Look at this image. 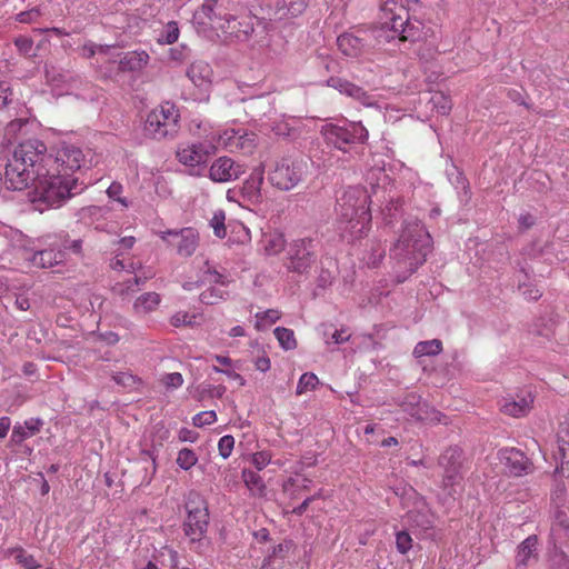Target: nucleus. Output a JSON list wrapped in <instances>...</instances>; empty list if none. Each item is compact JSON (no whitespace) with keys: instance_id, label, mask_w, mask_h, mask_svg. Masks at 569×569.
<instances>
[{"instance_id":"nucleus-62","label":"nucleus","mask_w":569,"mask_h":569,"mask_svg":"<svg viewBox=\"0 0 569 569\" xmlns=\"http://www.w3.org/2000/svg\"><path fill=\"white\" fill-rule=\"evenodd\" d=\"M349 83H350V81L338 78V77H331L328 80V86L339 90L341 93H346V91H347L346 84H349Z\"/></svg>"},{"instance_id":"nucleus-30","label":"nucleus","mask_w":569,"mask_h":569,"mask_svg":"<svg viewBox=\"0 0 569 569\" xmlns=\"http://www.w3.org/2000/svg\"><path fill=\"white\" fill-rule=\"evenodd\" d=\"M307 8L306 0H280L277 3V12L280 18L283 17H298L303 13Z\"/></svg>"},{"instance_id":"nucleus-21","label":"nucleus","mask_w":569,"mask_h":569,"mask_svg":"<svg viewBox=\"0 0 569 569\" xmlns=\"http://www.w3.org/2000/svg\"><path fill=\"white\" fill-rule=\"evenodd\" d=\"M209 153L208 148L202 143H193L177 151V157L181 163L189 167H196L206 161Z\"/></svg>"},{"instance_id":"nucleus-54","label":"nucleus","mask_w":569,"mask_h":569,"mask_svg":"<svg viewBox=\"0 0 569 569\" xmlns=\"http://www.w3.org/2000/svg\"><path fill=\"white\" fill-rule=\"evenodd\" d=\"M262 183V180H244L243 182V190L247 192L249 199H256L259 198V186Z\"/></svg>"},{"instance_id":"nucleus-14","label":"nucleus","mask_w":569,"mask_h":569,"mask_svg":"<svg viewBox=\"0 0 569 569\" xmlns=\"http://www.w3.org/2000/svg\"><path fill=\"white\" fill-rule=\"evenodd\" d=\"M254 17L243 16L240 19L229 14L226 23H219V29L240 41H247L254 31Z\"/></svg>"},{"instance_id":"nucleus-56","label":"nucleus","mask_w":569,"mask_h":569,"mask_svg":"<svg viewBox=\"0 0 569 569\" xmlns=\"http://www.w3.org/2000/svg\"><path fill=\"white\" fill-rule=\"evenodd\" d=\"M400 206H401L400 200H397V201H393V199L390 200V202L382 210V214H383V219H385L386 223H392V220L396 216L395 212L398 211Z\"/></svg>"},{"instance_id":"nucleus-20","label":"nucleus","mask_w":569,"mask_h":569,"mask_svg":"<svg viewBox=\"0 0 569 569\" xmlns=\"http://www.w3.org/2000/svg\"><path fill=\"white\" fill-rule=\"evenodd\" d=\"M244 173L242 166L231 158L220 157L210 167L209 178H239Z\"/></svg>"},{"instance_id":"nucleus-50","label":"nucleus","mask_w":569,"mask_h":569,"mask_svg":"<svg viewBox=\"0 0 569 569\" xmlns=\"http://www.w3.org/2000/svg\"><path fill=\"white\" fill-rule=\"evenodd\" d=\"M216 420H217L216 412L213 410H209V411H202V412L197 413L192 418V423L196 427H204V426L212 425L213 422H216Z\"/></svg>"},{"instance_id":"nucleus-32","label":"nucleus","mask_w":569,"mask_h":569,"mask_svg":"<svg viewBox=\"0 0 569 569\" xmlns=\"http://www.w3.org/2000/svg\"><path fill=\"white\" fill-rule=\"evenodd\" d=\"M241 477L251 495L262 496L264 493L266 485L262 478L257 472L249 469H244L242 471Z\"/></svg>"},{"instance_id":"nucleus-12","label":"nucleus","mask_w":569,"mask_h":569,"mask_svg":"<svg viewBox=\"0 0 569 569\" xmlns=\"http://www.w3.org/2000/svg\"><path fill=\"white\" fill-rule=\"evenodd\" d=\"M56 160L61 163L62 173L49 176V178H64L84 166V156L80 148L73 144H63L57 152Z\"/></svg>"},{"instance_id":"nucleus-10","label":"nucleus","mask_w":569,"mask_h":569,"mask_svg":"<svg viewBox=\"0 0 569 569\" xmlns=\"http://www.w3.org/2000/svg\"><path fill=\"white\" fill-rule=\"evenodd\" d=\"M403 410L408 412L412 418L430 423V425H448L449 419L446 415L439 410L430 407L426 402H421L420 398L411 395L407 398L403 403Z\"/></svg>"},{"instance_id":"nucleus-8","label":"nucleus","mask_w":569,"mask_h":569,"mask_svg":"<svg viewBox=\"0 0 569 569\" xmlns=\"http://www.w3.org/2000/svg\"><path fill=\"white\" fill-rule=\"evenodd\" d=\"M315 261L311 239H298L290 243L284 266L289 271L307 272Z\"/></svg>"},{"instance_id":"nucleus-40","label":"nucleus","mask_w":569,"mask_h":569,"mask_svg":"<svg viewBox=\"0 0 569 569\" xmlns=\"http://www.w3.org/2000/svg\"><path fill=\"white\" fill-rule=\"evenodd\" d=\"M318 383L319 379L315 373L306 372L300 377L296 392L298 396H300L307 391H312L317 388Z\"/></svg>"},{"instance_id":"nucleus-43","label":"nucleus","mask_w":569,"mask_h":569,"mask_svg":"<svg viewBox=\"0 0 569 569\" xmlns=\"http://www.w3.org/2000/svg\"><path fill=\"white\" fill-rule=\"evenodd\" d=\"M112 380L120 386L133 388L141 385V379L131 372H116L112 375Z\"/></svg>"},{"instance_id":"nucleus-24","label":"nucleus","mask_w":569,"mask_h":569,"mask_svg":"<svg viewBox=\"0 0 569 569\" xmlns=\"http://www.w3.org/2000/svg\"><path fill=\"white\" fill-rule=\"evenodd\" d=\"M42 426L43 421L39 418H30L23 425L17 423L11 433V442L22 443L26 439L39 433Z\"/></svg>"},{"instance_id":"nucleus-44","label":"nucleus","mask_w":569,"mask_h":569,"mask_svg":"<svg viewBox=\"0 0 569 569\" xmlns=\"http://www.w3.org/2000/svg\"><path fill=\"white\" fill-rule=\"evenodd\" d=\"M559 449L563 453L565 445H569V411L565 415L557 432Z\"/></svg>"},{"instance_id":"nucleus-3","label":"nucleus","mask_w":569,"mask_h":569,"mask_svg":"<svg viewBox=\"0 0 569 569\" xmlns=\"http://www.w3.org/2000/svg\"><path fill=\"white\" fill-rule=\"evenodd\" d=\"M430 249V236L419 222L407 223L391 250L398 264L409 273L415 272L425 261Z\"/></svg>"},{"instance_id":"nucleus-41","label":"nucleus","mask_w":569,"mask_h":569,"mask_svg":"<svg viewBox=\"0 0 569 569\" xmlns=\"http://www.w3.org/2000/svg\"><path fill=\"white\" fill-rule=\"evenodd\" d=\"M14 559L26 569H37L40 567L36 558L28 553L23 548H16L12 550Z\"/></svg>"},{"instance_id":"nucleus-15","label":"nucleus","mask_w":569,"mask_h":569,"mask_svg":"<svg viewBox=\"0 0 569 569\" xmlns=\"http://www.w3.org/2000/svg\"><path fill=\"white\" fill-rule=\"evenodd\" d=\"M500 458L510 475L519 477L531 471V462L518 449L510 448L500 451Z\"/></svg>"},{"instance_id":"nucleus-64","label":"nucleus","mask_w":569,"mask_h":569,"mask_svg":"<svg viewBox=\"0 0 569 569\" xmlns=\"http://www.w3.org/2000/svg\"><path fill=\"white\" fill-rule=\"evenodd\" d=\"M349 338H350V333L348 332L347 329L336 330L331 335L332 342L337 343V345H340V343H343V342L348 341Z\"/></svg>"},{"instance_id":"nucleus-63","label":"nucleus","mask_w":569,"mask_h":569,"mask_svg":"<svg viewBox=\"0 0 569 569\" xmlns=\"http://www.w3.org/2000/svg\"><path fill=\"white\" fill-rule=\"evenodd\" d=\"M188 48L186 46H181L179 48L170 49V59L173 61H183L187 58Z\"/></svg>"},{"instance_id":"nucleus-49","label":"nucleus","mask_w":569,"mask_h":569,"mask_svg":"<svg viewBox=\"0 0 569 569\" xmlns=\"http://www.w3.org/2000/svg\"><path fill=\"white\" fill-rule=\"evenodd\" d=\"M271 459H272L271 452L268 450H262V451L252 453L251 463L258 470H262L271 462Z\"/></svg>"},{"instance_id":"nucleus-37","label":"nucleus","mask_w":569,"mask_h":569,"mask_svg":"<svg viewBox=\"0 0 569 569\" xmlns=\"http://www.w3.org/2000/svg\"><path fill=\"white\" fill-rule=\"evenodd\" d=\"M228 292L224 289L210 287L200 293V301L206 305H216L227 299Z\"/></svg>"},{"instance_id":"nucleus-29","label":"nucleus","mask_w":569,"mask_h":569,"mask_svg":"<svg viewBox=\"0 0 569 569\" xmlns=\"http://www.w3.org/2000/svg\"><path fill=\"white\" fill-rule=\"evenodd\" d=\"M309 482L305 477H290L283 482L282 491L289 499L296 500L301 492L309 490Z\"/></svg>"},{"instance_id":"nucleus-57","label":"nucleus","mask_w":569,"mask_h":569,"mask_svg":"<svg viewBox=\"0 0 569 569\" xmlns=\"http://www.w3.org/2000/svg\"><path fill=\"white\" fill-rule=\"evenodd\" d=\"M204 280L208 281L209 283L221 284V286H227L229 283L226 276L219 273L216 270H210V269H208L206 271Z\"/></svg>"},{"instance_id":"nucleus-61","label":"nucleus","mask_w":569,"mask_h":569,"mask_svg":"<svg viewBox=\"0 0 569 569\" xmlns=\"http://www.w3.org/2000/svg\"><path fill=\"white\" fill-rule=\"evenodd\" d=\"M40 16V11L37 8H33L28 11H22L17 14V20L21 23H30L34 21Z\"/></svg>"},{"instance_id":"nucleus-19","label":"nucleus","mask_w":569,"mask_h":569,"mask_svg":"<svg viewBox=\"0 0 569 569\" xmlns=\"http://www.w3.org/2000/svg\"><path fill=\"white\" fill-rule=\"evenodd\" d=\"M537 546L538 537L536 535L529 536L518 546L516 555V569H526L532 563V561H537Z\"/></svg>"},{"instance_id":"nucleus-27","label":"nucleus","mask_w":569,"mask_h":569,"mask_svg":"<svg viewBox=\"0 0 569 569\" xmlns=\"http://www.w3.org/2000/svg\"><path fill=\"white\" fill-rule=\"evenodd\" d=\"M307 163L301 159L299 161L292 160L290 157H284L277 162L274 172L281 178H299L305 171Z\"/></svg>"},{"instance_id":"nucleus-38","label":"nucleus","mask_w":569,"mask_h":569,"mask_svg":"<svg viewBox=\"0 0 569 569\" xmlns=\"http://www.w3.org/2000/svg\"><path fill=\"white\" fill-rule=\"evenodd\" d=\"M569 532V520L566 515L559 512L556 517V521L551 526V535L555 539H563L568 537Z\"/></svg>"},{"instance_id":"nucleus-2","label":"nucleus","mask_w":569,"mask_h":569,"mask_svg":"<svg viewBox=\"0 0 569 569\" xmlns=\"http://www.w3.org/2000/svg\"><path fill=\"white\" fill-rule=\"evenodd\" d=\"M379 28L375 29L376 37L391 32L387 39L398 38L400 41L417 42L426 37L425 24L417 18H411L403 0H382L379 14Z\"/></svg>"},{"instance_id":"nucleus-7","label":"nucleus","mask_w":569,"mask_h":569,"mask_svg":"<svg viewBox=\"0 0 569 569\" xmlns=\"http://www.w3.org/2000/svg\"><path fill=\"white\" fill-rule=\"evenodd\" d=\"M186 510L183 533L190 542H198L206 536L209 525L207 501L199 493H190L186 502Z\"/></svg>"},{"instance_id":"nucleus-26","label":"nucleus","mask_w":569,"mask_h":569,"mask_svg":"<svg viewBox=\"0 0 569 569\" xmlns=\"http://www.w3.org/2000/svg\"><path fill=\"white\" fill-rule=\"evenodd\" d=\"M161 297L157 292H144L140 295L133 302L132 309L134 315L142 317L147 316L159 307Z\"/></svg>"},{"instance_id":"nucleus-25","label":"nucleus","mask_w":569,"mask_h":569,"mask_svg":"<svg viewBox=\"0 0 569 569\" xmlns=\"http://www.w3.org/2000/svg\"><path fill=\"white\" fill-rule=\"evenodd\" d=\"M532 403L533 398L530 395L519 399H505L500 410L510 417L520 418L529 413Z\"/></svg>"},{"instance_id":"nucleus-28","label":"nucleus","mask_w":569,"mask_h":569,"mask_svg":"<svg viewBox=\"0 0 569 569\" xmlns=\"http://www.w3.org/2000/svg\"><path fill=\"white\" fill-rule=\"evenodd\" d=\"M64 260V251L53 248L36 252L31 259L32 263L40 268H52Z\"/></svg>"},{"instance_id":"nucleus-52","label":"nucleus","mask_w":569,"mask_h":569,"mask_svg":"<svg viewBox=\"0 0 569 569\" xmlns=\"http://www.w3.org/2000/svg\"><path fill=\"white\" fill-rule=\"evenodd\" d=\"M179 38V28L177 22L171 21L167 24L164 33L161 34L160 42L172 44Z\"/></svg>"},{"instance_id":"nucleus-55","label":"nucleus","mask_w":569,"mask_h":569,"mask_svg":"<svg viewBox=\"0 0 569 569\" xmlns=\"http://www.w3.org/2000/svg\"><path fill=\"white\" fill-rule=\"evenodd\" d=\"M161 381L167 388H179L183 383V378L179 372H171L163 376Z\"/></svg>"},{"instance_id":"nucleus-35","label":"nucleus","mask_w":569,"mask_h":569,"mask_svg":"<svg viewBox=\"0 0 569 569\" xmlns=\"http://www.w3.org/2000/svg\"><path fill=\"white\" fill-rule=\"evenodd\" d=\"M199 315L194 312L179 310L170 317V325L174 328L194 327L198 323Z\"/></svg>"},{"instance_id":"nucleus-16","label":"nucleus","mask_w":569,"mask_h":569,"mask_svg":"<svg viewBox=\"0 0 569 569\" xmlns=\"http://www.w3.org/2000/svg\"><path fill=\"white\" fill-rule=\"evenodd\" d=\"M337 46L346 57L358 58L368 48L367 33L358 36L353 32H345L338 37Z\"/></svg>"},{"instance_id":"nucleus-9","label":"nucleus","mask_w":569,"mask_h":569,"mask_svg":"<svg viewBox=\"0 0 569 569\" xmlns=\"http://www.w3.org/2000/svg\"><path fill=\"white\" fill-rule=\"evenodd\" d=\"M218 142L230 152L252 154L258 147L259 137L244 129H227L219 134Z\"/></svg>"},{"instance_id":"nucleus-45","label":"nucleus","mask_w":569,"mask_h":569,"mask_svg":"<svg viewBox=\"0 0 569 569\" xmlns=\"http://www.w3.org/2000/svg\"><path fill=\"white\" fill-rule=\"evenodd\" d=\"M14 46L17 47L20 54L32 58L36 53H31L33 47V40L29 37L19 36L13 40Z\"/></svg>"},{"instance_id":"nucleus-31","label":"nucleus","mask_w":569,"mask_h":569,"mask_svg":"<svg viewBox=\"0 0 569 569\" xmlns=\"http://www.w3.org/2000/svg\"><path fill=\"white\" fill-rule=\"evenodd\" d=\"M210 74V66L204 61H196L187 70L188 78L198 87L208 81Z\"/></svg>"},{"instance_id":"nucleus-58","label":"nucleus","mask_w":569,"mask_h":569,"mask_svg":"<svg viewBox=\"0 0 569 569\" xmlns=\"http://www.w3.org/2000/svg\"><path fill=\"white\" fill-rule=\"evenodd\" d=\"M12 101V91L8 83L0 82V109L4 108Z\"/></svg>"},{"instance_id":"nucleus-39","label":"nucleus","mask_w":569,"mask_h":569,"mask_svg":"<svg viewBox=\"0 0 569 569\" xmlns=\"http://www.w3.org/2000/svg\"><path fill=\"white\" fill-rule=\"evenodd\" d=\"M177 465L183 470H190L198 462V456L192 449L183 448L178 452Z\"/></svg>"},{"instance_id":"nucleus-1","label":"nucleus","mask_w":569,"mask_h":569,"mask_svg":"<svg viewBox=\"0 0 569 569\" xmlns=\"http://www.w3.org/2000/svg\"><path fill=\"white\" fill-rule=\"evenodd\" d=\"M6 190L21 192L34 209L43 212L78 193V180H4Z\"/></svg>"},{"instance_id":"nucleus-51","label":"nucleus","mask_w":569,"mask_h":569,"mask_svg":"<svg viewBox=\"0 0 569 569\" xmlns=\"http://www.w3.org/2000/svg\"><path fill=\"white\" fill-rule=\"evenodd\" d=\"M431 101L441 114H447L451 109V101L442 92H437L432 96Z\"/></svg>"},{"instance_id":"nucleus-46","label":"nucleus","mask_w":569,"mask_h":569,"mask_svg":"<svg viewBox=\"0 0 569 569\" xmlns=\"http://www.w3.org/2000/svg\"><path fill=\"white\" fill-rule=\"evenodd\" d=\"M140 279L138 277H133L130 279H127L122 282H117L113 286L114 293L119 296H127L130 291H134V287L139 286Z\"/></svg>"},{"instance_id":"nucleus-17","label":"nucleus","mask_w":569,"mask_h":569,"mask_svg":"<svg viewBox=\"0 0 569 569\" xmlns=\"http://www.w3.org/2000/svg\"><path fill=\"white\" fill-rule=\"evenodd\" d=\"M229 14L219 4L218 0H204V3L194 13V19L204 23L203 19H208L216 28L219 29V23H226V18Z\"/></svg>"},{"instance_id":"nucleus-48","label":"nucleus","mask_w":569,"mask_h":569,"mask_svg":"<svg viewBox=\"0 0 569 569\" xmlns=\"http://www.w3.org/2000/svg\"><path fill=\"white\" fill-rule=\"evenodd\" d=\"M347 86V91L345 94L355 98L356 100H359L363 104L370 103V96L359 86L350 82Z\"/></svg>"},{"instance_id":"nucleus-13","label":"nucleus","mask_w":569,"mask_h":569,"mask_svg":"<svg viewBox=\"0 0 569 569\" xmlns=\"http://www.w3.org/2000/svg\"><path fill=\"white\" fill-rule=\"evenodd\" d=\"M462 450L459 447H449L439 457V465L443 468V482L451 486L459 479Z\"/></svg>"},{"instance_id":"nucleus-11","label":"nucleus","mask_w":569,"mask_h":569,"mask_svg":"<svg viewBox=\"0 0 569 569\" xmlns=\"http://www.w3.org/2000/svg\"><path fill=\"white\" fill-rule=\"evenodd\" d=\"M328 140L339 149L351 143H362L368 139V131L361 124H351L350 128L331 126L327 131Z\"/></svg>"},{"instance_id":"nucleus-36","label":"nucleus","mask_w":569,"mask_h":569,"mask_svg":"<svg viewBox=\"0 0 569 569\" xmlns=\"http://www.w3.org/2000/svg\"><path fill=\"white\" fill-rule=\"evenodd\" d=\"M273 333L279 345L284 350H293L297 347V339L293 330L284 327H278L274 329Z\"/></svg>"},{"instance_id":"nucleus-59","label":"nucleus","mask_w":569,"mask_h":569,"mask_svg":"<svg viewBox=\"0 0 569 569\" xmlns=\"http://www.w3.org/2000/svg\"><path fill=\"white\" fill-rule=\"evenodd\" d=\"M107 192H108V196L112 199H116L117 201H119L121 204H123L124 207L128 206L127 201H126V198H120L119 194L122 192V186L117 182V181H113L107 189Z\"/></svg>"},{"instance_id":"nucleus-6","label":"nucleus","mask_w":569,"mask_h":569,"mask_svg":"<svg viewBox=\"0 0 569 569\" xmlns=\"http://www.w3.org/2000/svg\"><path fill=\"white\" fill-rule=\"evenodd\" d=\"M180 130V112L174 103L166 101L151 110L143 126L146 137L153 140L173 139Z\"/></svg>"},{"instance_id":"nucleus-5","label":"nucleus","mask_w":569,"mask_h":569,"mask_svg":"<svg viewBox=\"0 0 569 569\" xmlns=\"http://www.w3.org/2000/svg\"><path fill=\"white\" fill-rule=\"evenodd\" d=\"M46 152V144L38 139L19 143L6 164V177L17 174L18 178H22L26 174L30 178L32 174L31 178H49L48 172H43L40 166Z\"/></svg>"},{"instance_id":"nucleus-34","label":"nucleus","mask_w":569,"mask_h":569,"mask_svg":"<svg viewBox=\"0 0 569 569\" xmlns=\"http://www.w3.org/2000/svg\"><path fill=\"white\" fill-rule=\"evenodd\" d=\"M256 322L254 328L258 331L264 330L269 327H271L273 323H276L281 318V311L277 309H268L262 312H257L254 315Z\"/></svg>"},{"instance_id":"nucleus-47","label":"nucleus","mask_w":569,"mask_h":569,"mask_svg":"<svg viewBox=\"0 0 569 569\" xmlns=\"http://www.w3.org/2000/svg\"><path fill=\"white\" fill-rule=\"evenodd\" d=\"M233 448L234 438L232 436L226 435L220 438L218 442V451L223 459H228L231 456Z\"/></svg>"},{"instance_id":"nucleus-42","label":"nucleus","mask_w":569,"mask_h":569,"mask_svg":"<svg viewBox=\"0 0 569 569\" xmlns=\"http://www.w3.org/2000/svg\"><path fill=\"white\" fill-rule=\"evenodd\" d=\"M224 221L226 214L222 210L214 212L210 220V226L212 227L214 234L220 239L224 238L227 234Z\"/></svg>"},{"instance_id":"nucleus-4","label":"nucleus","mask_w":569,"mask_h":569,"mask_svg":"<svg viewBox=\"0 0 569 569\" xmlns=\"http://www.w3.org/2000/svg\"><path fill=\"white\" fill-rule=\"evenodd\" d=\"M369 199L367 190L357 186L345 191L338 201L340 217L349 224L353 238H361L370 229Z\"/></svg>"},{"instance_id":"nucleus-22","label":"nucleus","mask_w":569,"mask_h":569,"mask_svg":"<svg viewBox=\"0 0 569 569\" xmlns=\"http://www.w3.org/2000/svg\"><path fill=\"white\" fill-rule=\"evenodd\" d=\"M259 246L266 256H277L286 248L284 234L278 230L263 232Z\"/></svg>"},{"instance_id":"nucleus-53","label":"nucleus","mask_w":569,"mask_h":569,"mask_svg":"<svg viewBox=\"0 0 569 569\" xmlns=\"http://www.w3.org/2000/svg\"><path fill=\"white\" fill-rule=\"evenodd\" d=\"M396 546L400 553L408 552L412 547V539L406 531H399L396 535Z\"/></svg>"},{"instance_id":"nucleus-33","label":"nucleus","mask_w":569,"mask_h":569,"mask_svg":"<svg viewBox=\"0 0 569 569\" xmlns=\"http://www.w3.org/2000/svg\"><path fill=\"white\" fill-rule=\"evenodd\" d=\"M443 350L442 342L439 339H432L418 342L413 348V356L421 358L425 356H437Z\"/></svg>"},{"instance_id":"nucleus-60","label":"nucleus","mask_w":569,"mask_h":569,"mask_svg":"<svg viewBox=\"0 0 569 569\" xmlns=\"http://www.w3.org/2000/svg\"><path fill=\"white\" fill-rule=\"evenodd\" d=\"M508 98L520 106L529 107L525 99V90L522 88L519 89H508L507 91Z\"/></svg>"},{"instance_id":"nucleus-23","label":"nucleus","mask_w":569,"mask_h":569,"mask_svg":"<svg viewBox=\"0 0 569 569\" xmlns=\"http://www.w3.org/2000/svg\"><path fill=\"white\" fill-rule=\"evenodd\" d=\"M149 54L144 51H128L119 60V70L122 72L141 71L149 62Z\"/></svg>"},{"instance_id":"nucleus-18","label":"nucleus","mask_w":569,"mask_h":569,"mask_svg":"<svg viewBox=\"0 0 569 569\" xmlns=\"http://www.w3.org/2000/svg\"><path fill=\"white\" fill-rule=\"evenodd\" d=\"M168 234L179 237L177 250L180 256L190 257L194 253L199 242V237L196 230L192 228H184L181 229L180 232L166 231L161 233V238L166 239Z\"/></svg>"}]
</instances>
